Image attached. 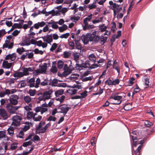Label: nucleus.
Listing matches in <instances>:
<instances>
[{"label":"nucleus","instance_id":"f257e3e1","mask_svg":"<svg viewBox=\"0 0 155 155\" xmlns=\"http://www.w3.org/2000/svg\"><path fill=\"white\" fill-rule=\"evenodd\" d=\"M94 35L90 33H87L85 35H82L81 37V39L84 45H86L88 43L89 41H93V38H94Z\"/></svg>","mask_w":155,"mask_h":155},{"label":"nucleus","instance_id":"f03ea898","mask_svg":"<svg viewBox=\"0 0 155 155\" xmlns=\"http://www.w3.org/2000/svg\"><path fill=\"white\" fill-rule=\"evenodd\" d=\"M13 122L12 123V125L18 126L20 125L21 121L22 120L21 117L18 115L14 116L12 118Z\"/></svg>","mask_w":155,"mask_h":155},{"label":"nucleus","instance_id":"7ed1b4c3","mask_svg":"<svg viewBox=\"0 0 155 155\" xmlns=\"http://www.w3.org/2000/svg\"><path fill=\"white\" fill-rule=\"evenodd\" d=\"M40 70L37 69L34 70L33 73L36 74H42L45 73L47 69V64L46 63H44L43 65L39 66Z\"/></svg>","mask_w":155,"mask_h":155},{"label":"nucleus","instance_id":"20e7f679","mask_svg":"<svg viewBox=\"0 0 155 155\" xmlns=\"http://www.w3.org/2000/svg\"><path fill=\"white\" fill-rule=\"evenodd\" d=\"M113 99L115 100H117L116 102H113L111 104L114 105H118L120 104L122 101V97L121 96H118L115 95L114 96L111 95L109 98V99Z\"/></svg>","mask_w":155,"mask_h":155},{"label":"nucleus","instance_id":"39448f33","mask_svg":"<svg viewBox=\"0 0 155 155\" xmlns=\"http://www.w3.org/2000/svg\"><path fill=\"white\" fill-rule=\"evenodd\" d=\"M6 107L8 111L11 114H14L19 108L18 106H14L8 104H7Z\"/></svg>","mask_w":155,"mask_h":155},{"label":"nucleus","instance_id":"423d86ee","mask_svg":"<svg viewBox=\"0 0 155 155\" xmlns=\"http://www.w3.org/2000/svg\"><path fill=\"white\" fill-rule=\"evenodd\" d=\"M70 108V107H67L65 106H63L62 105H60L58 109H60L61 111H58V113H63L64 115H65Z\"/></svg>","mask_w":155,"mask_h":155},{"label":"nucleus","instance_id":"0eeeda50","mask_svg":"<svg viewBox=\"0 0 155 155\" xmlns=\"http://www.w3.org/2000/svg\"><path fill=\"white\" fill-rule=\"evenodd\" d=\"M53 92V91L52 89H50L48 91H45L43 93V95L45 100L51 98V94Z\"/></svg>","mask_w":155,"mask_h":155},{"label":"nucleus","instance_id":"6e6552de","mask_svg":"<svg viewBox=\"0 0 155 155\" xmlns=\"http://www.w3.org/2000/svg\"><path fill=\"white\" fill-rule=\"evenodd\" d=\"M12 97L10 98L9 101L10 104L15 105L18 104V101L17 100L18 99L17 95H13L11 96Z\"/></svg>","mask_w":155,"mask_h":155},{"label":"nucleus","instance_id":"1a4fd4ad","mask_svg":"<svg viewBox=\"0 0 155 155\" xmlns=\"http://www.w3.org/2000/svg\"><path fill=\"white\" fill-rule=\"evenodd\" d=\"M43 39V40L45 42L50 44L53 41L52 35L51 34L50 35H47L44 36L42 37Z\"/></svg>","mask_w":155,"mask_h":155},{"label":"nucleus","instance_id":"9d476101","mask_svg":"<svg viewBox=\"0 0 155 155\" xmlns=\"http://www.w3.org/2000/svg\"><path fill=\"white\" fill-rule=\"evenodd\" d=\"M111 9L113 10L116 11L117 12H120L122 8V5H118L117 4H114L113 7L111 8Z\"/></svg>","mask_w":155,"mask_h":155},{"label":"nucleus","instance_id":"9b49d317","mask_svg":"<svg viewBox=\"0 0 155 155\" xmlns=\"http://www.w3.org/2000/svg\"><path fill=\"white\" fill-rule=\"evenodd\" d=\"M0 116L4 119H7L8 117V115L6 111L3 108L0 109Z\"/></svg>","mask_w":155,"mask_h":155},{"label":"nucleus","instance_id":"f8f14e48","mask_svg":"<svg viewBox=\"0 0 155 155\" xmlns=\"http://www.w3.org/2000/svg\"><path fill=\"white\" fill-rule=\"evenodd\" d=\"M12 63H8V61H4L2 63V67L5 69H9L12 66Z\"/></svg>","mask_w":155,"mask_h":155},{"label":"nucleus","instance_id":"ddd939ff","mask_svg":"<svg viewBox=\"0 0 155 155\" xmlns=\"http://www.w3.org/2000/svg\"><path fill=\"white\" fill-rule=\"evenodd\" d=\"M142 147V145H140L136 150H134L132 152V155H140V150Z\"/></svg>","mask_w":155,"mask_h":155},{"label":"nucleus","instance_id":"4468645a","mask_svg":"<svg viewBox=\"0 0 155 155\" xmlns=\"http://www.w3.org/2000/svg\"><path fill=\"white\" fill-rule=\"evenodd\" d=\"M77 90L72 88V89H69L67 90L66 92L71 95H73L77 93Z\"/></svg>","mask_w":155,"mask_h":155},{"label":"nucleus","instance_id":"2eb2a0df","mask_svg":"<svg viewBox=\"0 0 155 155\" xmlns=\"http://www.w3.org/2000/svg\"><path fill=\"white\" fill-rule=\"evenodd\" d=\"M132 103H128L126 104L124 106L123 108L126 111H128L132 109Z\"/></svg>","mask_w":155,"mask_h":155},{"label":"nucleus","instance_id":"dca6fc26","mask_svg":"<svg viewBox=\"0 0 155 155\" xmlns=\"http://www.w3.org/2000/svg\"><path fill=\"white\" fill-rule=\"evenodd\" d=\"M64 90L63 89H61L56 91L54 93L56 97H58L60 95H62L63 94Z\"/></svg>","mask_w":155,"mask_h":155},{"label":"nucleus","instance_id":"f3484780","mask_svg":"<svg viewBox=\"0 0 155 155\" xmlns=\"http://www.w3.org/2000/svg\"><path fill=\"white\" fill-rule=\"evenodd\" d=\"M96 31H94L91 34H93L94 35V38H93V41H94L96 42H97L100 40V37L98 35H96Z\"/></svg>","mask_w":155,"mask_h":155},{"label":"nucleus","instance_id":"a211bd4d","mask_svg":"<svg viewBox=\"0 0 155 155\" xmlns=\"http://www.w3.org/2000/svg\"><path fill=\"white\" fill-rule=\"evenodd\" d=\"M51 84V82L48 80L47 79H45L41 83V84L42 86H45L47 85H50Z\"/></svg>","mask_w":155,"mask_h":155},{"label":"nucleus","instance_id":"6ab92c4d","mask_svg":"<svg viewBox=\"0 0 155 155\" xmlns=\"http://www.w3.org/2000/svg\"><path fill=\"white\" fill-rule=\"evenodd\" d=\"M13 76L15 77H17L18 78H20L23 77V75L22 72H18L14 73L13 74Z\"/></svg>","mask_w":155,"mask_h":155},{"label":"nucleus","instance_id":"aec40b11","mask_svg":"<svg viewBox=\"0 0 155 155\" xmlns=\"http://www.w3.org/2000/svg\"><path fill=\"white\" fill-rule=\"evenodd\" d=\"M144 124L145 126L147 127H151L153 125V123L148 120H146Z\"/></svg>","mask_w":155,"mask_h":155},{"label":"nucleus","instance_id":"412c9836","mask_svg":"<svg viewBox=\"0 0 155 155\" xmlns=\"http://www.w3.org/2000/svg\"><path fill=\"white\" fill-rule=\"evenodd\" d=\"M88 58L89 59L93 62H95L96 61V57L93 54H90Z\"/></svg>","mask_w":155,"mask_h":155},{"label":"nucleus","instance_id":"4be33fe9","mask_svg":"<svg viewBox=\"0 0 155 155\" xmlns=\"http://www.w3.org/2000/svg\"><path fill=\"white\" fill-rule=\"evenodd\" d=\"M68 27L65 24H64L62 26L59 27V31L60 32H62L67 29Z\"/></svg>","mask_w":155,"mask_h":155},{"label":"nucleus","instance_id":"5701e85b","mask_svg":"<svg viewBox=\"0 0 155 155\" xmlns=\"http://www.w3.org/2000/svg\"><path fill=\"white\" fill-rule=\"evenodd\" d=\"M64 65V63L63 61H61L59 60L57 62V66L58 68L62 69L63 68Z\"/></svg>","mask_w":155,"mask_h":155},{"label":"nucleus","instance_id":"b1692460","mask_svg":"<svg viewBox=\"0 0 155 155\" xmlns=\"http://www.w3.org/2000/svg\"><path fill=\"white\" fill-rule=\"evenodd\" d=\"M80 54L78 53H74L73 54L74 59L76 62H78V61L80 57Z\"/></svg>","mask_w":155,"mask_h":155},{"label":"nucleus","instance_id":"393cba45","mask_svg":"<svg viewBox=\"0 0 155 155\" xmlns=\"http://www.w3.org/2000/svg\"><path fill=\"white\" fill-rule=\"evenodd\" d=\"M71 72V70H64V72L62 73V75L65 77L68 75Z\"/></svg>","mask_w":155,"mask_h":155},{"label":"nucleus","instance_id":"a878e982","mask_svg":"<svg viewBox=\"0 0 155 155\" xmlns=\"http://www.w3.org/2000/svg\"><path fill=\"white\" fill-rule=\"evenodd\" d=\"M34 113L32 112L28 111L27 112V118L28 120H30L31 118H33Z\"/></svg>","mask_w":155,"mask_h":155},{"label":"nucleus","instance_id":"bb28decb","mask_svg":"<svg viewBox=\"0 0 155 155\" xmlns=\"http://www.w3.org/2000/svg\"><path fill=\"white\" fill-rule=\"evenodd\" d=\"M78 69H79L80 68H86L87 67L86 66V64H76V67Z\"/></svg>","mask_w":155,"mask_h":155},{"label":"nucleus","instance_id":"cd10ccee","mask_svg":"<svg viewBox=\"0 0 155 155\" xmlns=\"http://www.w3.org/2000/svg\"><path fill=\"white\" fill-rule=\"evenodd\" d=\"M33 141V140H31V141L24 142L22 144V146L24 147H26L28 145H31L32 143V141Z\"/></svg>","mask_w":155,"mask_h":155},{"label":"nucleus","instance_id":"c85d7f7f","mask_svg":"<svg viewBox=\"0 0 155 155\" xmlns=\"http://www.w3.org/2000/svg\"><path fill=\"white\" fill-rule=\"evenodd\" d=\"M107 37H104L103 36H101L100 38V40L102 44H103L107 41Z\"/></svg>","mask_w":155,"mask_h":155},{"label":"nucleus","instance_id":"c756f323","mask_svg":"<svg viewBox=\"0 0 155 155\" xmlns=\"http://www.w3.org/2000/svg\"><path fill=\"white\" fill-rule=\"evenodd\" d=\"M75 47L76 49L81 50L82 48V47L79 41H75Z\"/></svg>","mask_w":155,"mask_h":155},{"label":"nucleus","instance_id":"7c9ffc66","mask_svg":"<svg viewBox=\"0 0 155 155\" xmlns=\"http://www.w3.org/2000/svg\"><path fill=\"white\" fill-rule=\"evenodd\" d=\"M14 129L13 127H9L7 130L8 134L10 135L13 134Z\"/></svg>","mask_w":155,"mask_h":155},{"label":"nucleus","instance_id":"2f4dec72","mask_svg":"<svg viewBox=\"0 0 155 155\" xmlns=\"http://www.w3.org/2000/svg\"><path fill=\"white\" fill-rule=\"evenodd\" d=\"M112 26L111 27V30L113 31V32H114L116 29V25L114 21H113L112 22Z\"/></svg>","mask_w":155,"mask_h":155},{"label":"nucleus","instance_id":"473e14b6","mask_svg":"<svg viewBox=\"0 0 155 155\" xmlns=\"http://www.w3.org/2000/svg\"><path fill=\"white\" fill-rule=\"evenodd\" d=\"M105 84H107L109 86L112 85V81L110 78H108L105 82Z\"/></svg>","mask_w":155,"mask_h":155},{"label":"nucleus","instance_id":"72a5a7b5","mask_svg":"<svg viewBox=\"0 0 155 155\" xmlns=\"http://www.w3.org/2000/svg\"><path fill=\"white\" fill-rule=\"evenodd\" d=\"M58 83V80L56 79H54L52 81L51 86H57Z\"/></svg>","mask_w":155,"mask_h":155},{"label":"nucleus","instance_id":"f704fd0d","mask_svg":"<svg viewBox=\"0 0 155 155\" xmlns=\"http://www.w3.org/2000/svg\"><path fill=\"white\" fill-rule=\"evenodd\" d=\"M24 99L25 102L27 103H29L31 100V97L29 96L25 97Z\"/></svg>","mask_w":155,"mask_h":155},{"label":"nucleus","instance_id":"c9c22d12","mask_svg":"<svg viewBox=\"0 0 155 155\" xmlns=\"http://www.w3.org/2000/svg\"><path fill=\"white\" fill-rule=\"evenodd\" d=\"M45 124L44 122L41 121L39 123V125L36 128V130L37 131L39 130L42 126Z\"/></svg>","mask_w":155,"mask_h":155},{"label":"nucleus","instance_id":"e433bc0d","mask_svg":"<svg viewBox=\"0 0 155 155\" xmlns=\"http://www.w3.org/2000/svg\"><path fill=\"white\" fill-rule=\"evenodd\" d=\"M56 120V118L52 116H50L47 119V120L48 121H55Z\"/></svg>","mask_w":155,"mask_h":155},{"label":"nucleus","instance_id":"4c0bfd02","mask_svg":"<svg viewBox=\"0 0 155 155\" xmlns=\"http://www.w3.org/2000/svg\"><path fill=\"white\" fill-rule=\"evenodd\" d=\"M57 44L56 43H54L52 45L51 48L50 50L51 51H54L57 48Z\"/></svg>","mask_w":155,"mask_h":155},{"label":"nucleus","instance_id":"58836bf2","mask_svg":"<svg viewBox=\"0 0 155 155\" xmlns=\"http://www.w3.org/2000/svg\"><path fill=\"white\" fill-rule=\"evenodd\" d=\"M50 71L53 73H56L57 71V68L55 66L53 65L50 69Z\"/></svg>","mask_w":155,"mask_h":155},{"label":"nucleus","instance_id":"ea45409f","mask_svg":"<svg viewBox=\"0 0 155 155\" xmlns=\"http://www.w3.org/2000/svg\"><path fill=\"white\" fill-rule=\"evenodd\" d=\"M70 34L68 33H67L65 34L61 35L60 36V38H67L69 36Z\"/></svg>","mask_w":155,"mask_h":155},{"label":"nucleus","instance_id":"a19ab883","mask_svg":"<svg viewBox=\"0 0 155 155\" xmlns=\"http://www.w3.org/2000/svg\"><path fill=\"white\" fill-rule=\"evenodd\" d=\"M23 72H22V73L23 74V76L27 75L29 74L27 68H23Z\"/></svg>","mask_w":155,"mask_h":155},{"label":"nucleus","instance_id":"79ce46f5","mask_svg":"<svg viewBox=\"0 0 155 155\" xmlns=\"http://www.w3.org/2000/svg\"><path fill=\"white\" fill-rule=\"evenodd\" d=\"M93 76H90L89 77L84 78L82 79V81L83 82L87 81H91L93 78Z\"/></svg>","mask_w":155,"mask_h":155},{"label":"nucleus","instance_id":"37998d69","mask_svg":"<svg viewBox=\"0 0 155 155\" xmlns=\"http://www.w3.org/2000/svg\"><path fill=\"white\" fill-rule=\"evenodd\" d=\"M36 91L35 90H29V94L31 96H34L35 94Z\"/></svg>","mask_w":155,"mask_h":155},{"label":"nucleus","instance_id":"c03bdc74","mask_svg":"<svg viewBox=\"0 0 155 155\" xmlns=\"http://www.w3.org/2000/svg\"><path fill=\"white\" fill-rule=\"evenodd\" d=\"M149 79L148 78H146L144 79V83L146 86L145 88H147L149 87Z\"/></svg>","mask_w":155,"mask_h":155},{"label":"nucleus","instance_id":"a18cd8bd","mask_svg":"<svg viewBox=\"0 0 155 155\" xmlns=\"http://www.w3.org/2000/svg\"><path fill=\"white\" fill-rule=\"evenodd\" d=\"M46 131V130L45 129L44 127L43 128L39 130V131L38 132V131L37 130L35 131V133L36 134H40V133H45Z\"/></svg>","mask_w":155,"mask_h":155},{"label":"nucleus","instance_id":"49530a36","mask_svg":"<svg viewBox=\"0 0 155 155\" xmlns=\"http://www.w3.org/2000/svg\"><path fill=\"white\" fill-rule=\"evenodd\" d=\"M17 21H20V22L18 24V25L20 28H21L22 27V24L25 21L23 20H20L19 19H18Z\"/></svg>","mask_w":155,"mask_h":155},{"label":"nucleus","instance_id":"de8ad7c7","mask_svg":"<svg viewBox=\"0 0 155 155\" xmlns=\"http://www.w3.org/2000/svg\"><path fill=\"white\" fill-rule=\"evenodd\" d=\"M5 131H0V140L5 137Z\"/></svg>","mask_w":155,"mask_h":155},{"label":"nucleus","instance_id":"09e8293b","mask_svg":"<svg viewBox=\"0 0 155 155\" xmlns=\"http://www.w3.org/2000/svg\"><path fill=\"white\" fill-rule=\"evenodd\" d=\"M40 79L39 78H37L35 83V87L36 88H37L38 87L39 85L40 84Z\"/></svg>","mask_w":155,"mask_h":155},{"label":"nucleus","instance_id":"8fccbe9b","mask_svg":"<svg viewBox=\"0 0 155 155\" xmlns=\"http://www.w3.org/2000/svg\"><path fill=\"white\" fill-rule=\"evenodd\" d=\"M18 143H15L12 144L11 146V149L12 150H15L17 147Z\"/></svg>","mask_w":155,"mask_h":155},{"label":"nucleus","instance_id":"3c124183","mask_svg":"<svg viewBox=\"0 0 155 155\" xmlns=\"http://www.w3.org/2000/svg\"><path fill=\"white\" fill-rule=\"evenodd\" d=\"M87 91H85L84 92H83L82 93H81L80 94L81 95V98H84L85 97H86L87 95Z\"/></svg>","mask_w":155,"mask_h":155},{"label":"nucleus","instance_id":"603ef678","mask_svg":"<svg viewBox=\"0 0 155 155\" xmlns=\"http://www.w3.org/2000/svg\"><path fill=\"white\" fill-rule=\"evenodd\" d=\"M120 82V80L118 79H116L112 81V85L118 84Z\"/></svg>","mask_w":155,"mask_h":155},{"label":"nucleus","instance_id":"864d4df0","mask_svg":"<svg viewBox=\"0 0 155 155\" xmlns=\"http://www.w3.org/2000/svg\"><path fill=\"white\" fill-rule=\"evenodd\" d=\"M16 58V54L13 53L11 54V60L12 61H14Z\"/></svg>","mask_w":155,"mask_h":155},{"label":"nucleus","instance_id":"5fc2aeb1","mask_svg":"<svg viewBox=\"0 0 155 155\" xmlns=\"http://www.w3.org/2000/svg\"><path fill=\"white\" fill-rule=\"evenodd\" d=\"M67 86V84L65 83H59L57 84V86L58 87H65Z\"/></svg>","mask_w":155,"mask_h":155},{"label":"nucleus","instance_id":"6e6d98bb","mask_svg":"<svg viewBox=\"0 0 155 155\" xmlns=\"http://www.w3.org/2000/svg\"><path fill=\"white\" fill-rule=\"evenodd\" d=\"M42 118V116L39 115L37 117H33V120L36 121H40Z\"/></svg>","mask_w":155,"mask_h":155},{"label":"nucleus","instance_id":"4d7b16f0","mask_svg":"<svg viewBox=\"0 0 155 155\" xmlns=\"http://www.w3.org/2000/svg\"><path fill=\"white\" fill-rule=\"evenodd\" d=\"M6 33V32L5 29H3L0 30V38L3 36Z\"/></svg>","mask_w":155,"mask_h":155},{"label":"nucleus","instance_id":"13d9d810","mask_svg":"<svg viewBox=\"0 0 155 155\" xmlns=\"http://www.w3.org/2000/svg\"><path fill=\"white\" fill-rule=\"evenodd\" d=\"M41 107V114L48 111V109L46 107Z\"/></svg>","mask_w":155,"mask_h":155},{"label":"nucleus","instance_id":"bf43d9fd","mask_svg":"<svg viewBox=\"0 0 155 155\" xmlns=\"http://www.w3.org/2000/svg\"><path fill=\"white\" fill-rule=\"evenodd\" d=\"M68 45L71 47L72 49H74V44L73 41H70L69 42Z\"/></svg>","mask_w":155,"mask_h":155},{"label":"nucleus","instance_id":"052dcab7","mask_svg":"<svg viewBox=\"0 0 155 155\" xmlns=\"http://www.w3.org/2000/svg\"><path fill=\"white\" fill-rule=\"evenodd\" d=\"M92 14H91L90 15H89L87 17L85 18L84 20H85V21H90L92 18Z\"/></svg>","mask_w":155,"mask_h":155},{"label":"nucleus","instance_id":"680f3d73","mask_svg":"<svg viewBox=\"0 0 155 155\" xmlns=\"http://www.w3.org/2000/svg\"><path fill=\"white\" fill-rule=\"evenodd\" d=\"M38 23L39 25V27H42L44 26L45 25V22L43 21H42L41 22H38Z\"/></svg>","mask_w":155,"mask_h":155},{"label":"nucleus","instance_id":"e2e57ef3","mask_svg":"<svg viewBox=\"0 0 155 155\" xmlns=\"http://www.w3.org/2000/svg\"><path fill=\"white\" fill-rule=\"evenodd\" d=\"M20 33V31H18V30H15L12 33L13 36H17L18 34Z\"/></svg>","mask_w":155,"mask_h":155},{"label":"nucleus","instance_id":"0e129e2a","mask_svg":"<svg viewBox=\"0 0 155 155\" xmlns=\"http://www.w3.org/2000/svg\"><path fill=\"white\" fill-rule=\"evenodd\" d=\"M27 55H28V58L31 59L33 58L34 54L33 52H30V53H27Z\"/></svg>","mask_w":155,"mask_h":155},{"label":"nucleus","instance_id":"69168bd1","mask_svg":"<svg viewBox=\"0 0 155 155\" xmlns=\"http://www.w3.org/2000/svg\"><path fill=\"white\" fill-rule=\"evenodd\" d=\"M30 128V126L29 125H25L23 128V130L24 131H26L28 130Z\"/></svg>","mask_w":155,"mask_h":155},{"label":"nucleus","instance_id":"338daca9","mask_svg":"<svg viewBox=\"0 0 155 155\" xmlns=\"http://www.w3.org/2000/svg\"><path fill=\"white\" fill-rule=\"evenodd\" d=\"M96 5H95V4H92L91 5H88V8L90 10L95 8H96Z\"/></svg>","mask_w":155,"mask_h":155},{"label":"nucleus","instance_id":"774afa93","mask_svg":"<svg viewBox=\"0 0 155 155\" xmlns=\"http://www.w3.org/2000/svg\"><path fill=\"white\" fill-rule=\"evenodd\" d=\"M4 93L5 95L6 94L7 95H9L11 94L10 90L8 89H5Z\"/></svg>","mask_w":155,"mask_h":155}]
</instances>
